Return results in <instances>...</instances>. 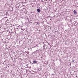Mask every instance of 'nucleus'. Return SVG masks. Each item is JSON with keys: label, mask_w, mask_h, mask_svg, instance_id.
Returning a JSON list of instances; mask_svg holds the SVG:
<instances>
[{"label": "nucleus", "mask_w": 78, "mask_h": 78, "mask_svg": "<svg viewBox=\"0 0 78 78\" xmlns=\"http://www.w3.org/2000/svg\"><path fill=\"white\" fill-rule=\"evenodd\" d=\"M73 13L74 14H75V15H76V14H77V12L76 11H75V10H74Z\"/></svg>", "instance_id": "obj_1"}, {"label": "nucleus", "mask_w": 78, "mask_h": 78, "mask_svg": "<svg viewBox=\"0 0 78 78\" xmlns=\"http://www.w3.org/2000/svg\"><path fill=\"white\" fill-rule=\"evenodd\" d=\"M33 62L34 64H36V63H37V61L34 60Z\"/></svg>", "instance_id": "obj_2"}, {"label": "nucleus", "mask_w": 78, "mask_h": 78, "mask_svg": "<svg viewBox=\"0 0 78 78\" xmlns=\"http://www.w3.org/2000/svg\"><path fill=\"white\" fill-rule=\"evenodd\" d=\"M37 12H40V9H37Z\"/></svg>", "instance_id": "obj_3"}, {"label": "nucleus", "mask_w": 78, "mask_h": 78, "mask_svg": "<svg viewBox=\"0 0 78 78\" xmlns=\"http://www.w3.org/2000/svg\"><path fill=\"white\" fill-rule=\"evenodd\" d=\"M37 25H39V23H37Z\"/></svg>", "instance_id": "obj_4"}, {"label": "nucleus", "mask_w": 78, "mask_h": 78, "mask_svg": "<svg viewBox=\"0 0 78 78\" xmlns=\"http://www.w3.org/2000/svg\"><path fill=\"white\" fill-rule=\"evenodd\" d=\"M73 62H74V60H73Z\"/></svg>", "instance_id": "obj_5"}]
</instances>
